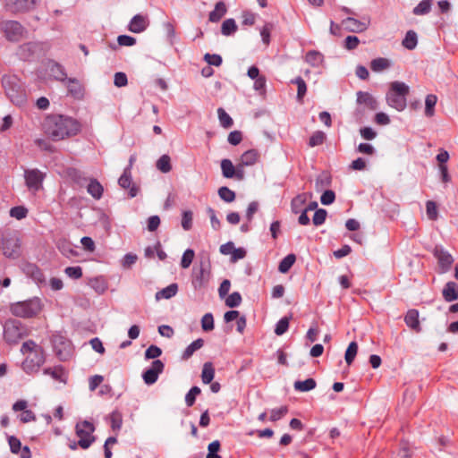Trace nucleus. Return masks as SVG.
Segmentation results:
<instances>
[{
    "instance_id": "nucleus-1",
    "label": "nucleus",
    "mask_w": 458,
    "mask_h": 458,
    "mask_svg": "<svg viewBox=\"0 0 458 458\" xmlns=\"http://www.w3.org/2000/svg\"><path fill=\"white\" fill-rule=\"evenodd\" d=\"M46 135L54 141L77 135L81 125L76 119L64 114H50L43 123Z\"/></svg>"
},
{
    "instance_id": "nucleus-2",
    "label": "nucleus",
    "mask_w": 458,
    "mask_h": 458,
    "mask_svg": "<svg viewBox=\"0 0 458 458\" xmlns=\"http://www.w3.org/2000/svg\"><path fill=\"white\" fill-rule=\"evenodd\" d=\"M2 86L7 98L17 106H21L27 102L26 91L16 75H4Z\"/></svg>"
},
{
    "instance_id": "nucleus-3",
    "label": "nucleus",
    "mask_w": 458,
    "mask_h": 458,
    "mask_svg": "<svg viewBox=\"0 0 458 458\" xmlns=\"http://www.w3.org/2000/svg\"><path fill=\"white\" fill-rule=\"evenodd\" d=\"M410 92V88L404 82L393 81L390 84V89L386 93V102L388 106L396 109L397 111H403L407 106V96Z\"/></svg>"
},
{
    "instance_id": "nucleus-4",
    "label": "nucleus",
    "mask_w": 458,
    "mask_h": 458,
    "mask_svg": "<svg viewBox=\"0 0 458 458\" xmlns=\"http://www.w3.org/2000/svg\"><path fill=\"white\" fill-rule=\"evenodd\" d=\"M41 309V301L37 297L13 303L10 306V310L13 316L23 318L36 317L40 312Z\"/></svg>"
},
{
    "instance_id": "nucleus-5",
    "label": "nucleus",
    "mask_w": 458,
    "mask_h": 458,
    "mask_svg": "<svg viewBox=\"0 0 458 458\" xmlns=\"http://www.w3.org/2000/svg\"><path fill=\"white\" fill-rule=\"evenodd\" d=\"M0 30L10 42H19L27 33L26 29L19 21L12 20L0 21Z\"/></svg>"
},
{
    "instance_id": "nucleus-6",
    "label": "nucleus",
    "mask_w": 458,
    "mask_h": 458,
    "mask_svg": "<svg viewBox=\"0 0 458 458\" xmlns=\"http://www.w3.org/2000/svg\"><path fill=\"white\" fill-rule=\"evenodd\" d=\"M54 352L55 356L62 361H65L70 359L72 353L71 341L57 333L54 334L51 338Z\"/></svg>"
},
{
    "instance_id": "nucleus-7",
    "label": "nucleus",
    "mask_w": 458,
    "mask_h": 458,
    "mask_svg": "<svg viewBox=\"0 0 458 458\" xmlns=\"http://www.w3.org/2000/svg\"><path fill=\"white\" fill-rule=\"evenodd\" d=\"M76 435L80 438L78 445L82 449H88L95 441L96 437L92 435L95 431L93 423L83 420L76 424Z\"/></svg>"
},
{
    "instance_id": "nucleus-8",
    "label": "nucleus",
    "mask_w": 458,
    "mask_h": 458,
    "mask_svg": "<svg viewBox=\"0 0 458 458\" xmlns=\"http://www.w3.org/2000/svg\"><path fill=\"white\" fill-rule=\"evenodd\" d=\"M209 260L200 261L199 267L192 269L191 284L195 290L205 288L210 279Z\"/></svg>"
},
{
    "instance_id": "nucleus-9",
    "label": "nucleus",
    "mask_w": 458,
    "mask_h": 458,
    "mask_svg": "<svg viewBox=\"0 0 458 458\" xmlns=\"http://www.w3.org/2000/svg\"><path fill=\"white\" fill-rule=\"evenodd\" d=\"M21 323L16 319H9L4 326V336L8 344H17L23 337Z\"/></svg>"
},
{
    "instance_id": "nucleus-10",
    "label": "nucleus",
    "mask_w": 458,
    "mask_h": 458,
    "mask_svg": "<svg viewBox=\"0 0 458 458\" xmlns=\"http://www.w3.org/2000/svg\"><path fill=\"white\" fill-rule=\"evenodd\" d=\"M3 254L9 259H16L21 254V242L16 234H7L2 238Z\"/></svg>"
},
{
    "instance_id": "nucleus-11",
    "label": "nucleus",
    "mask_w": 458,
    "mask_h": 458,
    "mask_svg": "<svg viewBox=\"0 0 458 458\" xmlns=\"http://www.w3.org/2000/svg\"><path fill=\"white\" fill-rule=\"evenodd\" d=\"M46 176V173L38 168H27L24 170L25 184L30 191H33L35 192L42 188Z\"/></svg>"
},
{
    "instance_id": "nucleus-12",
    "label": "nucleus",
    "mask_w": 458,
    "mask_h": 458,
    "mask_svg": "<svg viewBox=\"0 0 458 458\" xmlns=\"http://www.w3.org/2000/svg\"><path fill=\"white\" fill-rule=\"evenodd\" d=\"M165 364L161 360H154L151 366L146 369L142 373V378L146 385H153L157 379L158 376L164 371Z\"/></svg>"
},
{
    "instance_id": "nucleus-13",
    "label": "nucleus",
    "mask_w": 458,
    "mask_h": 458,
    "mask_svg": "<svg viewBox=\"0 0 458 458\" xmlns=\"http://www.w3.org/2000/svg\"><path fill=\"white\" fill-rule=\"evenodd\" d=\"M4 7L12 13H25L34 8L36 0H4Z\"/></svg>"
},
{
    "instance_id": "nucleus-14",
    "label": "nucleus",
    "mask_w": 458,
    "mask_h": 458,
    "mask_svg": "<svg viewBox=\"0 0 458 458\" xmlns=\"http://www.w3.org/2000/svg\"><path fill=\"white\" fill-rule=\"evenodd\" d=\"M118 184L123 189L129 190L128 195L130 198H134L138 195L140 188L132 182L131 172H130V168L123 169L122 175L118 179Z\"/></svg>"
},
{
    "instance_id": "nucleus-15",
    "label": "nucleus",
    "mask_w": 458,
    "mask_h": 458,
    "mask_svg": "<svg viewBox=\"0 0 458 458\" xmlns=\"http://www.w3.org/2000/svg\"><path fill=\"white\" fill-rule=\"evenodd\" d=\"M434 257L437 259L439 267L443 272H446L450 269L454 263L452 255L444 250L442 246H436L433 250Z\"/></svg>"
},
{
    "instance_id": "nucleus-16",
    "label": "nucleus",
    "mask_w": 458,
    "mask_h": 458,
    "mask_svg": "<svg viewBox=\"0 0 458 458\" xmlns=\"http://www.w3.org/2000/svg\"><path fill=\"white\" fill-rule=\"evenodd\" d=\"M149 25V20L147 15L136 14L134 15L128 24V30L132 33H141Z\"/></svg>"
},
{
    "instance_id": "nucleus-17",
    "label": "nucleus",
    "mask_w": 458,
    "mask_h": 458,
    "mask_svg": "<svg viewBox=\"0 0 458 458\" xmlns=\"http://www.w3.org/2000/svg\"><path fill=\"white\" fill-rule=\"evenodd\" d=\"M342 26L344 30L360 33L363 32L368 29V23L362 21H359L353 17H347L346 19L342 21Z\"/></svg>"
},
{
    "instance_id": "nucleus-18",
    "label": "nucleus",
    "mask_w": 458,
    "mask_h": 458,
    "mask_svg": "<svg viewBox=\"0 0 458 458\" xmlns=\"http://www.w3.org/2000/svg\"><path fill=\"white\" fill-rule=\"evenodd\" d=\"M47 69L49 71L50 76L53 77L55 81L64 82L68 79L64 67L55 61H49Z\"/></svg>"
},
{
    "instance_id": "nucleus-19",
    "label": "nucleus",
    "mask_w": 458,
    "mask_h": 458,
    "mask_svg": "<svg viewBox=\"0 0 458 458\" xmlns=\"http://www.w3.org/2000/svg\"><path fill=\"white\" fill-rule=\"evenodd\" d=\"M22 270L35 283L42 284L45 282V276L37 265L33 263H26L23 265Z\"/></svg>"
},
{
    "instance_id": "nucleus-20",
    "label": "nucleus",
    "mask_w": 458,
    "mask_h": 458,
    "mask_svg": "<svg viewBox=\"0 0 458 458\" xmlns=\"http://www.w3.org/2000/svg\"><path fill=\"white\" fill-rule=\"evenodd\" d=\"M404 322L408 327L416 333L421 331V326L419 319V311L415 309L409 310L404 316Z\"/></svg>"
},
{
    "instance_id": "nucleus-21",
    "label": "nucleus",
    "mask_w": 458,
    "mask_h": 458,
    "mask_svg": "<svg viewBox=\"0 0 458 458\" xmlns=\"http://www.w3.org/2000/svg\"><path fill=\"white\" fill-rule=\"evenodd\" d=\"M357 103L359 105H364L371 111H375L378 108L377 100L369 92H357Z\"/></svg>"
},
{
    "instance_id": "nucleus-22",
    "label": "nucleus",
    "mask_w": 458,
    "mask_h": 458,
    "mask_svg": "<svg viewBox=\"0 0 458 458\" xmlns=\"http://www.w3.org/2000/svg\"><path fill=\"white\" fill-rule=\"evenodd\" d=\"M39 47L33 42H27L19 47L17 55L22 60H29L34 56Z\"/></svg>"
},
{
    "instance_id": "nucleus-23",
    "label": "nucleus",
    "mask_w": 458,
    "mask_h": 458,
    "mask_svg": "<svg viewBox=\"0 0 458 458\" xmlns=\"http://www.w3.org/2000/svg\"><path fill=\"white\" fill-rule=\"evenodd\" d=\"M33 355V358L28 357L23 362V369L25 370L33 369L34 368L38 369L45 362L43 350H36Z\"/></svg>"
},
{
    "instance_id": "nucleus-24",
    "label": "nucleus",
    "mask_w": 458,
    "mask_h": 458,
    "mask_svg": "<svg viewBox=\"0 0 458 458\" xmlns=\"http://www.w3.org/2000/svg\"><path fill=\"white\" fill-rule=\"evenodd\" d=\"M443 298L447 302L458 300V284L455 282H447L442 291Z\"/></svg>"
},
{
    "instance_id": "nucleus-25",
    "label": "nucleus",
    "mask_w": 458,
    "mask_h": 458,
    "mask_svg": "<svg viewBox=\"0 0 458 458\" xmlns=\"http://www.w3.org/2000/svg\"><path fill=\"white\" fill-rule=\"evenodd\" d=\"M64 83L67 86L69 95L78 99L83 97V88L77 79L68 78Z\"/></svg>"
},
{
    "instance_id": "nucleus-26",
    "label": "nucleus",
    "mask_w": 458,
    "mask_h": 458,
    "mask_svg": "<svg viewBox=\"0 0 458 458\" xmlns=\"http://www.w3.org/2000/svg\"><path fill=\"white\" fill-rule=\"evenodd\" d=\"M44 374L51 376L55 380L66 384L67 372L63 366H55L54 368H47Z\"/></svg>"
},
{
    "instance_id": "nucleus-27",
    "label": "nucleus",
    "mask_w": 458,
    "mask_h": 458,
    "mask_svg": "<svg viewBox=\"0 0 458 458\" xmlns=\"http://www.w3.org/2000/svg\"><path fill=\"white\" fill-rule=\"evenodd\" d=\"M259 159V153L257 149L251 148L243 152L240 158L242 165L250 166L255 165Z\"/></svg>"
},
{
    "instance_id": "nucleus-28",
    "label": "nucleus",
    "mask_w": 458,
    "mask_h": 458,
    "mask_svg": "<svg viewBox=\"0 0 458 458\" xmlns=\"http://www.w3.org/2000/svg\"><path fill=\"white\" fill-rule=\"evenodd\" d=\"M227 8L224 2L220 1L216 4L215 9L209 13L208 20L211 22L219 21L226 13Z\"/></svg>"
},
{
    "instance_id": "nucleus-29",
    "label": "nucleus",
    "mask_w": 458,
    "mask_h": 458,
    "mask_svg": "<svg viewBox=\"0 0 458 458\" xmlns=\"http://www.w3.org/2000/svg\"><path fill=\"white\" fill-rule=\"evenodd\" d=\"M87 191L95 199H99L103 196L104 188L97 179H90L87 186Z\"/></svg>"
},
{
    "instance_id": "nucleus-30",
    "label": "nucleus",
    "mask_w": 458,
    "mask_h": 458,
    "mask_svg": "<svg viewBox=\"0 0 458 458\" xmlns=\"http://www.w3.org/2000/svg\"><path fill=\"white\" fill-rule=\"evenodd\" d=\"M178 292V284L175 283H173L169 284L168 286L165 287L164 289L157 292L156 293V299L157 301L161 299H170L176 295Z\"/></svg>"
},
{
    "instance_id": "nucleus-31",
    "label": "nucleus",
    "mask_w": 458,
    "mask_h": 458,
    "mask_svg": "<svg viewBox=\"0 0 458 458\" xmlns=\"http://www.w3.org/2000/svg\"><path fill=\"white\" fill-rule=\"evenodd\" d=\"M204 345V340L202 338H198L197 340L193 341L190 345L186 347L184 352L182 354V360H189L193 353L200 349Z\"/></svg>"
},
{
    "instance_id": "nucleus-32",
    "label": "nucleus",
    "mask_w": 458,
    "mask_h": 458,
    "mask_svg": "<svg viewBox=\"0 0 458 458\" xmlns=\"http://www.w3.org/2000/svg\"><path fill=\"white\" fill-rule=\"evenodd\" d=\"M292 84H295L297 86V101L301 104L303 103V98L307 93V84L305 81L301 77L298 76L295 79L291 81Z\"/></svg>"
},
{
    "instance_id": "nucleus-33",
    "label": "nucleus",
    "mask_w": 458,
    "mask_h": 458,
    "mask_svg": "<svg viewBox=\"0 0 458 458\" xmlns=\"http://www.w3.org/2000/svg\"><path fill=\"white\" fill-rule=\"evenodd\" d=\"M317 386L316 380L314 378H307L303 381L297 380L293 384V387L298 392H309L313 390Z\"/></svg>"
},
{
    "instance_id": "nucleus-34",
    "label": "nucleus",
    "mask_w": 458,
    "mask_h": 458,
    "mask_svg": "<svg viewBox=\"0 0 458 458\" xmlns=\"http://www.w3.org/2000/svg\"><path fill=\"white\" fill-rule=\"evenodd\" d=\"M391 66V62L387 58L377 57L370 62V69L375 72H380Z\"/></svg>"
},
{
    "instance_id": "nucleus-35",
    "label": "nucleus",
    "mask_w": 458,
    "mask_h": 458,
    "mask_svg": "<svg viewBox=\"0 0 458 458\" xmlns=\"http://www.w3.org/2000/svg\"><path fill=\"white\" fill-rule=\"evenodd\" d=\"M332 183L331 175L327 173H321L316 179L315 188L317 191H321L324 188L329 187Z\"/></svg>"
},
{
    "instance_id": "nucleus-36",
    "label": "nucleus",
    "mask_w": 458,
    "mask_h": 458,
    "mask_svg": "<svg viewBox=\"0 0 458 458\" xmlns=\"http://www.w3.org/2000/svg\"><path fill=\"white\" fill-rule=\"evenodd\" d=\"M402 44L406 49L413 50L418 44L417 33L414 30H408Z\"/></svg>"
},
{
    "instance_id": "nucleus-37",
    "label": "nucleus",
    "mask_w": 458,
    "mask_h": 458,
    "mask_svg": "<svg viewBox=\"0 0 458 458\" xmlns=\"http://www.w3.org/2000/svg\"><path fill=\"white\" fill-rule=\"evenodd\" d=\"M215 377V369L212 362H206L203 365L201 379L204 384H210Z\"/></svg>"
},
{
    "instance_id": "nucleus-38",
    "label": "nucleus",
    "mask_w": 458,
    "mask_h": 458,
    "mask_svg": "<svg viewBox=\"0 0 458 458\" xmlns=\"http://www.w3.org/2000/svg\"><path fill=\"white\" fill-rule=\"evenodd\" d=\"M156 166L160 172L164 174L169 173L172 170L171 157L166 154L162 155L157 159Z\"/></svg>"
},
{
    "instance_id": "nucleus-39",
    "label": "nucleus",
    "mask_w": 458,
    "mask_h": 458,
    "mask_svg": "<svg viewBox=\"0 0 458 458\" xmlns=\"http://www.w3.org/2000/svg\"><path fill=\"white\" fill-rule=\"evenodd\" d=\"M296 260V257L294 254L291 253L285 256L279 263L278 271L280 273L285 274L287 273L291 267L293 266Z\"/></svg>"
},
{
    "instance_id": "nucleus-40",
    "label": "nucleus",
    "mask_w": 458,
    "mask_h": 458,
    "mask_svg": "<svg viewBox=\"0 0 458 458\" xmlns=\"http://www.w3.org/2000/svg\"><path fill=\"white\" fill-rule=\"evenodd\" d=\"M437 102V98L434 94H428L425 99V115L432 117L435 114V106Z\"/></svg>"
},
{
    "instance_id": "nucleus-41",
    "label": "nucleus",
    "mask_w": 458,
    "mask_h": 458,
    "mask_svg": "<svg viewBox=\"0 0 458 458\" xmlns=\"http://www.w3.org/2000/svg\"><path fill=\"white\" fill-rule=\"evenodd\" d=\"M221 170L225 178H233L235 175V166L230 159L225 158L221 161Z\"/></svg>"
},
{
    "instance_id": "nucleus-42",
    "label": "nucleus",
    "mask_w": 458,
    "mask_h": 458,
    "mask_svg": "<svg viewBox=\"0 0 458 458\" xmlns=\"http://www.w3.org/2000/svg\"><path fill=\"white\" fill-rule=\"evenodd\" d=\"M237 29L238 27L235 21L232 18H229L223 21L221 26V33L224 36H231L237 30Z\"/></svg>"
},
{
    "instance_id": "nucleus-43",
    "label": "nucleus",
    "mask_w": 458,
    "mask_h": 458,
    "mask_svg": "<svg viewBox=\"0 0 458 458\" xmlns=\"http://www.w3.org/2000/svg\"><path fill=\"white\" fill-rule=\"evenodd\" d=\"M67 175L72 181L79 185H82L87 181V178L84 176L83 173L77 168H68Z\"/></svg>"
},
{
    "instance_id": "nucleus-44",
    "label": "nucleus",
    "mask_w": 458,
    "mask_h": 458,
    "mask_svg": "<svg viewBox=\"0 0 458 458\" xmlns=\"http://www.w3.org/2000/svg\"><path fill=\"white\" fill-rule=\"evenodd\" d=\"M358 352V344L354 341L351 342L345 351L344 359L348 365H351Z\"/></svg>"
},
{
    "instance_id": "nucleus-45",
    "label": "nucleus",
    "mask_w": 458,
    "mask_h": 458,
    "mask_svg": "<svg viewBox=\"0 0 458 458\" xmlns=\"http://www.w3.org/2000/svg\"><path fill=\"white\" fill-rule=\"evenodd\" d=\"M432 0H422L418 5L413 8L412 13L415 15H425L431 10Z\"/></svg>"
},
{
    "instance_id": "nucleus-46",
    "label": "nucleus",
    "mask_w": 458,
    "mask_h": 458,
    "mask_svg": "<svg viewBox=\"0 0 458 458\" xmlns=\"http://www.w3.org/2000/svg\"><path fill=\"white\" fill-rule=\"evenodd\" d=\"M218 119L221 126L225 129L231 128L233 124L232 117L225 111L224 108L219 107L217 109Z\"/></svg>"
},
{
    "instance_id": "nucleus-47",
    "label": "nucleus",
    "mask_w": 458,
    "mask_h": 458,
    "mask_svg": "<svg viewBox=\"0 0 458 458\" xmlns=\"http://www.w3.org/2000/svg\"><path fill=\"white\" fill-rule=\"evenodd\" d=\"M89 285L99 294L104 293L107 289V284L102 277H95L90 279Z\"/></svg>"
},
{
    "instance_id": "nucleus-48",
    "label": "nucleus",
    "mask_w": 458,
    "mask_h": 458,
    "mask_svg": "<svg viewBox=\"0 0 458 458\" xmlns=\"http://www.w3.org/2000/svg\"><path fill=\"white\" fill-rule=\"evenodd\" d=\"M305 202H306V198L304 197V195L299 194L296 197H294L291 201L292 212L294 214H298V213L301 212L303 210L302 207L305 204Z\"/></svg>"
},
{
    "instance_id": "nucleus-49",
    "label": "nucleus",
    "mask_w": 458,
    "mask_h": 458,
    "mask_svg": "<svg viewBox=\"0 0 458 458\" xmlns=\"http://www.w3.org/2000/svg\"><path fill=\"white\" fill-rule=\"evenodd\" d=\"M218 196L227 203L233 202L235 199V192L226 186H222L218 189Z\"/></svg>"
},
{
    "instance_id": "nucleus-50",
    "label": "nucleus",
    "mask_w": 458,
    "mask_h": 458,
    "mask_svg": "<svg viewBox=\"0 0 458 458\" xmlns=\"http://www.w3.org/2000/svg\"><path fill=\"white\" fill-rule=\"evenodd\" d=\"M325 140L326 134L321 131H317L310 136L309 140V146L310 148L320 146L324 143Z\"/></svg>"
},
{
    "instance_id": "nucleus-51",
    "label": "nucleus",
    "mask_w": 458,
    "mask_h": 458,
    "mask_svg": "<svg viewBox=\"0 0 458 458\" xmlns=\"http://www.w3.org/2000/svg\"><path fill=\"white\" fill-rule=\"evenodd\" d=\"M305 60L307 63L315 66L319 64L323 60V55L316 50H310L306 54Z\"/></svg>"
},
{
    "instance_id": "nucleus-52",
    "label": "nucleus",
    "mask_w": 458,
    "mask_h": 458,
    "mask_svg": "<svg viewBox=\"0 0 458 458\" xmlns=\"http://www.w3.org/2000/svg\"><path fill=\"white\" fill-rule=\"evenodd\" d=\"M242 295L239 292H233L225 299V305L229 308H236L242 303Z\"/></svg>"
},
{
    "instance_id": "nucleus-53",
    "label": "nucleus",
    "mask_w": 458,
    "mask_h": 458,
    "mask_svg": "<svg viewBox=\"0 0 458 458\" xmlns=\"http://www.w3.org/2000/svg\"><path fill=\"white\" fill-rule=\"evenodd\" d=\"M201 393V390L199 386H192L189 392L185 395V403L187 407H191L196 401L197 395Z\"/></svg>"
},
{
    "instance_id": "nucleus-54",
    "label": "nucleus",
    "mask_w": 458,
    "mask_h": 458,
    "mask_svg": "<svg viewBox=\"0 0 458 458\" xmlns=\"http://www.w3.org/2000/svg\"><path fill=\"white\" fill-rule=\"evenodd\" d=\"M290 318L284 317L276 324L275 334L276 335H282L288 330Z\"/></svg>"
},
{
    "instance_id": "nucleus-55",
    "label": "nucleus",
    "mask_w": 458,
    "mask_h": 458,
    "mask_svg": "<svg viewBox=\"0 0 458 458\" xmlns=\"http://www.w3.org/2000/svg\"><path fill=\"white\" fill-rule=\"evenodd\" d=\"M273 30L274 24L271 22H267L260 30V36L262 38L263 43L266 46H268L270 43V34Z\"/></svg>"
},
{
    "instance_id": "nucleus-56",
    "label": "nucleus",
    "mask_w": 458,
    "mask_h": 458,
    "mask_svg": "<svg viewBox=\"0 0 458 458\" xmlns=\"http://www.w3.org/2000/svg\"><path fill=\"white\" fill-rule=\"evenodd\" d=\"M195 252L192 249H187L182 257L181 267L182 268H188L193 261Z\"/></svg>"
},
{
    "instance_id": "nucleus-57",
    "label": "nucleus",
    "mask_w": 458,
    "mask_h": 458,
    "mask_svg": "<svg viewBox=\"0 0 458 458\" xmlns=\"http://www.w3.org/2000/svg\"><path fill=\"white\" fill-rule=\"evenodd\" d=\"M201 327L205 332H209L214 329V318L212 313H206L201 318Z\"/></svg>"
},
{
    "instance_id": "nucleus-58",
    "label": "nucleus",
    "mask_w": 458,
    "mask_h": 458,
    "mask_svg": "<svg viewBox=\"0 0 458 458\" xmlns=\"http://www.w3.org/2000/svg\"><path fill=\"white\" fill-rule=\"evenodd\" d=\"M426 212L428 219L437 220V206L433 200H428L426 202Z\"/></svg>"
},
{
    "instance_id": "nucleus-59",
    "label": "nucleus",
    "mask_w": 458,
    "mask_h": 458,
    "mask_svg": "<svg viewBox=\"0 0 458 458\" xmlns=\"http://www.w3.org/2000/svg\"><path fill=\"white\" fill-rule=\"evenodd\" d=\"M193 214L191 210L182 212V226L185 231H189L192 227Z\"/></svg>"
},
{
    "instance_id": "nucleus-60",
    "label": "nucleus",
    "mask_w": 458,
    "mask_h": 458,
    "mask_svg": "<svg viewBox=\"0 0 458 458\" xmlns=\"http://www.w3.org/2000/svg\"><path fill=\"white\" fill-rule=\"evenodd\" d=\"M327 216V212L324 208H319L315 211V214L313 216L312 222L314 225L318 226L325 223L326 218Z\"/></svg>"
},
{
    "instance_id": "nucleus-61",
    "label": "nucleus",
    "mask_w": 458,
    "mask_h": 458,
    "mask_svg": "<svg viewBox=\"0 0 458 458\" xmlns=\"http://www.w3.org/2000/svg\"><path fill=\"white\" fill-rule=\"evenodd\" d=\"M36 350H42V348L38 347L33 340L24 342L21 347L22 354H26L28 352L35 353Z\"/></svg>"
},
{
    "instance_id": "nucleus-62",
    "label": "nucleus",
    "mask_w": 458,
    "mask_h": 458,
    "mask_svg": "<svg viewBox=\"0 0 458 458\" xmlns=\"http://www.w3.org/2000/svg\"><path fill=\"white\" fill-rule=\"evenodd\" d=\"M162 354V350L157 345L151 344L146 351H145V359L150 360L155 359L157 360L160 355Z\"/></svg>"
},
{
    "instance_id": "nucleus-63",
    "label": "nucleus",
    "mask_w": 458,
    "mask_h": 458,
    "mask_svg": "<svg viewBox=\"0 0 458 458\" xmlns=\"http://www.w3.org/2000/svg\"><path fill=\"white\" fill-rule=\"evenodd\" d=\"M28 209L22 206H16L11 208L10 216L16 219H22L27 216Z\"/></svg>"
},
{
    "instance_id": "nucleus-64",
    "label": "nucleus",
    "mask_w": 458,
    "mask_h": 458,
    "mask_svg": "<svg viewBox=\"0 0 458 458\" xmlns=\"http://www.w3.org/2000/svg\"><path fill=\"white\" fill-rule=\"evenodd\" d=\"M204 60L209 64V65H214V66H220L222 64V57L221 55H217V54H209V53H207L205 55H204Z\"/></svg>"
}]
</instances>
